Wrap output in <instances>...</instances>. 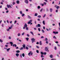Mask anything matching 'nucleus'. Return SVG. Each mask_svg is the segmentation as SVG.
<instances>
[{"label":"nucleus","mask_w":60,"mask_h":60,"mask_svg":"<svg viewBox=\"0 0 60 60\" xmlns=\"http://www.w3.org/2000/svg\"><path fill=\"white\" fill-rule=\"evenodd\" d=\"M7 6L8 8H12V7H11V5L10 4H9V5L8 4L7 5Z\"/></svg>","instance_id":"obj_1"},{"label":"nucleus","mask_w":60,"mask_h":60,"mask_svg":"<svg viewBox=\"0 0 60 60\" xmlns=\"http://www.w3.org/2000/svg\"><path fill=\"white\" fill-rule=\"evenodd\" d=\"M45 50L46 51H47V52H49V49H48L47 47H45Z\"/></svg>","instance_id":"obj_2"},{"label":"nucleus","mask_w":60,"mask_h":60,"mask_svg":"<svg viewBox=\"0 0 60 60\" xmlns=\"http://www.w3.org/2000/svg\"><path fill=\"white\" fill-rule=\"evenodd\" d=\"M30 54H31V55H33V52H32V51H30V52L28 54V55H30Z\"/></svg>","instance_id":"obj_3"},{"label":"nucleus","mask_w":60,"mask_h":60,"mask_svg":"<svg viewBox=\"0 0 60 60\" xmlns=\"http://www.w3.org/2000/svg\"><path fill=\"white\" fill-rule=\"evenodd\" d=\"M25 2L26 4H28V0H25Z\"/></svg>","instance_id":"obj_4"},{"label":"nucleus","mask_w":60,"mask_h":60,"mask_svg":"<svg viewBox=\"0 0 60 60\" xmlns=\"http://www.w3.org/2000/svg\"><path fill=\"white\" fill-rule=\"evenodd\" d=\"M53 34H58V32H55V31H53Z\"/></svg>","instance_id":"obj_5"},{"label":"nucleus","mask_w":60,"mask_h":60,"mask_svg":"<svg viewBox=\"0 0 60 60\" xmlns=\"http://www.w3.org/2000/svg\"><path fill=\"white\" fill-rule=\"evenodd\" d=\"M24 26L25 27H27V25L26 23H25V25H24Z\"/></svg>","instance_id":"obj_6"},{"label":"nucleus","mask_w":60,"mask_h":60,"mask_svg":"<svg viewBox=\"0 0 60 60\" xmlns=\"http://www.w3.org/2000/svg\"><path fill=\"white\" fill-rule=\"evenodd\" d=\"M19 3H20V2H19V0H18L16 1V3L17 4H19Z\"/></svg>","instance_id":"obj_7"},{"label":"nucleus","mask_w":60,"mask_h":60,"mask_svg":"<svg viewBox=\"0 0 60 60\" xmlns=\"http://www.w3.org/2000/svg\"><path fill=\"white\" fill-rule=\"evenodd\" d=\"M15 55L16 56H17V57H18V56H19V54L18 53H16Z\"/></svg>","instance_id":"obj_8"},{"label":"nucleus","mask_w":60,"mask_h":60,"mask_svg":"<svg viewBox=\"0 0 60 60\" xmlns=\"http://www.w3.org/2000/svg\"><path fill=\"white\" fill-rule=\"evenodd\" d=\"M10 43L11 45V46H12V45H13V43L12 42H9Z\"/></svg>","instance_id":"obj_9"},{"label":"nucleus","mask_w":60,"mask_h":60,"mask_svg":"<svg viewBox=\"0 0 60 60\" xmlns=\"http://www.w3.org/2000/svg\"><path fill=\"white\" fill-rule=\"evenodd\" d=\"M22 47H23V49H25V48L26 47V45H25L24 44L22 45Z\"/></svg>","instance_id":"obj_10"},{"label":"nucleus","mask_w":60,"mask_h":60,"mask_svg":"<svg viewBox=\"0 0 60 60\" xmlns=\"http://www.w3.org/2000/svg\"><path fill=\"white\" fill-rule=\"evenodd\" d=\"M10 48L7 49V50L8 52H9V51L10 50Z\"/></svg>","instance_id":"obj_11"},{"label":"nucleus","mask_w":60,"mask_h":60,"mask_svg":"<svg viewBox=\"0 0 60 60\" xmlns=\"http://www.w3.org/2000/svg\"><path fill=\"white\" fill-rule=\"evenodd\" d=\"M30 34H32L33 36H34V33H33V32L32 31H31L30 32Z\"/></svg>","instance_id":"obj_12"},{"label":"nucleus","mask_w":60,"mask_h":60,"mask_svg":"<svg viewBox=\"0 0 60 60\" xmlns=\"http://www.w3.org/2000/svg\"><path fill=\"white\" fill-rule=\"evenodd\" d=\"M16 53H19L20 52V51L19 50H17L16 51Z\"/></svg>","instance_id":"obj_13"},{"label":"nucleus","mask_w":60,"mask_h":60,"mask_svg":"<svg viewBox=\"0 0 60 60\" xmlns=\"http://www.w3.org/2000/svg\"><path fill=\"white\" fill-rule=\"evenodd\" d=\"M13 46V47H17V45L15 44H14Z\"/></svg>","instance_id":"obj_14"},{"label":"nucleus","mask_w":60,"mask_h":60,"mask_svg":"<svg viewBox=\"0 0 60 60\" xmlns=\"http://www.w3.org/2000/svg\"><path fill=\"white\" fill-rule=\"evenodd\" d=\"M28 18H29V19H31L32 18V17H30L29 15H28Z\"/></svg>","instance_id":"obj_15"},{"label":"nucleus","mask_w":60,"mask_h":60,"mask_svg":"<svg viewBox=\"0 0 60 60\" xmlns=\"http://www.w3.org/2000/svg\"><path fill=\"white\" fill-rule=\"evenodd\" d=\"M39 44L40 45H42V43H41V41H40L39 42Z\"/></svg>","instance_id":"obj_16"},{"label":"nucleus","mask_w":60,"mask_h":60,"mask_svg":"<svg viewBox=\"0 0 60 60\" xmlns=\"http://www.w3.org/2000/svg\"><path fill=\"white\" fill-rule=\"evenodd\" d=\"M38 27H39L41 26V25H40V24H38Z\"/></svg>","instance_id":"obj_17"},{"label":"nucleus","mask_w":60,"mask_h":60,"mask_svg":"<svg viewBox=\"0 0 60 60\" xmlns=\"http://www.w3.org/2000/svg\"><path fill=\"white\" fill-rule=\"evenodd\" d=\"M43 23L44 25H45V21H43Z\"/></svg>","instance_id":"obj_18"},{"label":"nucleus","mask_w":60,"mask_h":60,"mask_svg":"<svg viewBox=\"0 0 60 60\" xmlns=\"http://www.w3.org/2000/svg\"><path fill=\"white\" fill-rule=\"evenodd\" d=\"M50 58H53V55H50Z\"/></svg>","instance_id":"obj_19"},{"label":"nucleus","mask_w":60,"mask_h":60,"mask_svg":"<svg viewBox=\"0 0 60 60\" xmlns=\"http://www.w3.org/2000/svg\"><path fill=\"white\" fill-rule=\"evenodd\" d=\"M31 40L32 41H35V39H34V38H33L31 39Z\"/></svg>","instance_id":"obj_20"},{"label":"nucleus","mask_w":60,"mask_h":60,"mask_svg":"<svg viewBox=\"0 0 60 60\" xmlns=\"http://www.w3.org/2000/svg\"><path fill=\"white\" fill-rule=\"evenodd\" d=\"M22 56L23 57H24L25 56V54L24 53H23L22 54Z\"/></svg>","instance_id":"obj_21"},{"label":"nucleus","mask_w":60,"mask_h":60,"mask_svg":"<svg viewBox=\"0 0 60 60\" xmlns=\"http://www.w3.org/2000/svg\"><path fill=\"white\" fill-rule=\"evenodd\" d=\"M26 40L27 41H28V40H29V38H26Z\"/></svg>","instance_id":"obj_22"},{"label":"nucleus","mask_w":60,"mask_h":60,"mask_svg":"<svg viewBox=\"0 0 60 60\" xmlns=\"http://www.w3.org/2000/svg\"><path fill=\"white\" fill-rule=\"evenodd\" d=\"M60 8V7L59 6H57L56 7V8L57 9H58L59 8Z\"/></svg>","instance_id":"obj_23"},{"label":"nucleus","mask_w":60,"mask_h":60,"mask_svg":"<svg viewBox=\"0 0 60 60\" xmlns=\"http://www.w3.org/2000/svg\"><path fill=\"white\" fill-rule=\"evenodd\" d=\"M47 53L46 52H43V55H46Z\"/></svg>","instance_id":"obj_24"},{"label":"nucleus","mask_w":60,"mask_h":60,"mask_svg":"<svg viewBox=\"0 0 60 60\" xmlns=\"http://www.w3.org/2000/svg\"><path fill=\"white\" fill-rule=\"evenodd\" d=\"M50 12H52V8H50Z\"/></svg>","instance_id":"obj_25"},{"label":"nucleus","mask_w":60,"mask_h":60,"mask_svg":"<svg viewBox=\"0 0 60 60\" xmlns=\"http://www.w3.org/2000/svg\"><path fill=\"white\" fill-rule=\"evenodd\" d=\"M12 4L13 5H14V4H15V2H13L12 3Z\"/></svg>","instance_id":"obj_26"},{"label":"nucleus","mask_w":60,"mask_h":60,"mask_svg":"<svg viewBox=\"0 0 60 60\" xmlns=\"http://www.w3.org/2000/svg\"><path fill=\"white\" fill-rule=\"evenodd\" d=\"M25 14H22V17H24V16H25Z\"/></svg>","instance_id":"obj_27"},{"label":"nucleus","mask_w":60,"mask_h":60,"mask_svg":"<svg viewBox=\"0 0 60 60\" xmlns=\"http://www.w3.org/2000/svg\"><path fill=\"white\" fill-rule=\"evenodd\" d=\"M17 22V20L15 21L14 22V24H16V23Z\"/></svg>","instance_id":"obj_28"},{"label":"nucleus","mask_w":60,"mask_h":60,"mask_svg":"<svg viewBox=\"0 0 60 60\" xmlns=\"http://www.w3.org/2000/svg\"><path fill=\"white\" fill-rule=\"evenodd\" d=\"M20 13L21 14H22V12L21 11H20Z\"/></svg>","instance_id":"obj_29"},{"label":"nucleus","mask_w":60,"mask_h":60,"mask_svg":"<svg viewBox=\"0 0 60 60\" xmlns=\"http://www.w3.org/2000/svg\"><path fill=\"white\" fill-rule=\"evenodd\" d=\"M38 18H41V16L40 15H38Z\"/></svg>","instance_id":"obj_30"},{"label":"nucleus","mask_w":60,"mask_h":60,"mask_svg":"<svg viewBox=\"0 0 60 60\" xmlns=\"http://www.w3.org/2000/svg\"><path fill=\"white\" fill-rule=\"evenodd\" d=\"M43 8H41V10H40V12H41V11H42L43 10Z\"/></svg>","instance_id":"obj_31"},{"label":"nucleus","mask_w":60,"mask_h":60,"mask_svg":"<svg viewBox=\"0 0 60 60\" xmlns=\"http://www.w3.org/2000/svg\"><path fill=\"white\" fill-rule=\"evenodd\" d=\"M0 42H3V40H2V39H0Z\"/></svg>","instance_id":"obj_32"},{"label":"nucleus","mask_w":60,"mask_h":60,"mask_svg":"<svg viewBox=\"0 0 60 60\" xmlns=\"http://www.w3.org/2000/svg\"><path fill=\"white\" fill-rule=\"evenodd\" d=\"M38 14L37 13H35V16H37Z\"/></svg>","instance_id":"obj_33"},{"label":"nucleus","mask_w":60,"mask_h":60,"mask_svg":"<svg viewBox=\"0 0 60 60\" xmlns=\"http://www.w3.org/2000/svg\"><path fill=\"white\" fill-rule=\"evenodd\" d=\"M42 31L43 33H44L45 32L43 30H42Z\"/></svg>","instance_id":"obj_34"},{"label":"nucleus","mask_w":60,"mask_h":60,"mask_svg":"<svg viewBox=\"0 0 60 60\" xmlns=\"http://www.w3.org/2000/svg\"><path fill=\"white\" fill-rule=\"evenodd\" d=\"M41 8V7L40 6H38V9H40V8Z\"/></svg>","instance_id":"obj_35"},{"label":"nucleus","mask_w":60,"mask_h":60,"mask_svg":"<svg viewBox=\"0 0 60 60\" xmlns=\"http://www.w3.org/2000/svg\"><path fill=\"white\" fill-rule=\"evenodd\" d=\"M46 14H45V15L43 17V18H45V16H46Z\"/></svg>","instance_id":"obj_36"},{"label":"nucleus","mask_w":60,"mask_h":60,"mask_svg":"<svg viewBox=\"0 0 60 60\" xmlns=\"http://www.w3.org/2000/svg\"><path fill=\"white\" fill-rule=\"evenodd\" d=\"M48 40V39L47 38H45V41H47Z\"/></svg>","instance_id":"obj_37"},{"label":"nucleus","mask_w":60,"mask_h":60,"mask_svg":"<svg viewBox=\"0 0 60 60\" xmlns=\"http://www.w3.org/2000/svg\"><path fill=\"white\" fill-rule=\"evenodd\" d=\"M26 30H28L29 29H28V27H26Z\"/></svg>","instance_id":"obj_38"},{"label":"nucleus","mask_w":60,"mask_h":60,"mask_svg":"<svg viewBox=\"0 0 60 60\" xmlns=\"http://www.w3.org/2000/svg\"><path fill=\"white\" fill-rule=\"evenodd\" d=\"M41 54L42 55H43V52H41Z\"/></svg>","instance_id":"obj_39"},{"label":"nucleus","mask_w":60,"mask_h":60,"mask_svg":"<svg viewBox=\"0 0 60 60\" xmlns=\"http://www.w3.org/2000/svg\"><path fill=\"white\" fill-rule=\"evenodd\" d=\"M23 47H22L21 48H20V50H22L23 49Z\"/></svg>","instance_id":"obj_40"},{"label":"nucleus","mask_w":60,"mask_h":60,"mask_svg":"<svg viewBox=\"0 0 60 60\" xmlns=\"http://www.w3.org/2000/svg\"><path fill=\"white\" fill-rule=\"evenodd\" d=\"M36 52L37 53H39V51L38 50H36Z\"/></svg>","instance_id":"obj_41"},{"label":"nucleus","mask_w":60,"mask_h":60,"mask_svg":"<svg viewBox=\"0 0 60 60\" xmlns=\"http://www.w3.org/2000/svg\"><path fill=\"white\" fill-rule=\"evenodd\" d=\"M20 33H19L18 34V36H20Z\"/></svg>","instance_id":"obj_42"},{"label":"nucleus","mask_w":60,"mask_h":60,"mask_svg":"<svg viewBox=\"0 0 60 60\" xmlns=\"http://www.w3.org/2000/svg\"><path fill=\"white\" fill-rule=\"evenodd\" d=\"M29 22H30V23H31V22H32V20H30L29 21Z\"/></svg>","instance_id":"obj_43"},{"label":"nucleus","mask_w":60,"mask_h":60,"mask_svg":"<svg viewBox=\"0 0 60 60\" xmlns=\"http://www.w3.org/2000/svg\"><path fill=\"white\" fill-rule=\"evenodd\" d=\"M10 29H7V31H9V30H10Z\"/></svg>","instance_id":"obj_44"},{"label":"nucleus","mask_w":60,"mask_h":60,"mask_svg":"<svg viewBox=\"0 0 60 60\" xmlns=\"http://www.w3.org/2000/svg\"><path fill=\"white\" fill-rule=\"evenodd\" d=\"M30 23H31V22H29H29H28V24H30Z\"/></svg>","instance_id":"obj_45"},{"label":"nucleus","mask_w":60,"mask_h":60,"mask_svg":"<svg viewBox=\"0 0 60 60\" xmlns=\"http://www.w3.org/2000/svg\"><path fill=\"white\" fill-rule=\"evenodd\" d=\"M38 29L39 30V32H40V31L41 30V29H40V28H38Z\"/></svg>","instance_id":"obj_46"},{"label":"nucleus","mask_w":60,"mask_h":60,"mask_svg":"<svg viewBox=\"0 0 60 60\" xmlns=\"http://www.w3.org/2000/svg\"><path fill=\"white\" fill-rule=\"evenodd\" d=\"M36 48H37V49H39V46H37Z\"/></svg>","instance_id":"obj_47"},{"label":"nucleus","mask_w":60,"mask_h":60,"mask_svg":"<svg viewBox=\"0 0 60 60\" xmlns=\"http://www.w3.org/2000/svg\"><path fill=\"white\" fill-rule=\"evenodd\" d=\"M49 16L50 17H52V14H51Z\"/></svg>","instance_id":"obj_48"},{"label":"nucleus","mask_w":60,"mask_h":60,"mask_svg":"<svg viewBox=\"0 0 60 60\" xmlns=\"http://www.w3.org/2000/svg\"><path fill=\"white\" fill-rule=\"evenodd\" d=\"M53 38H54L55 39H56V38L55 36H54L53 37Z\"/></svg>","instance_id":"obj_49"},{"label":"nucleus","mask_w":60,"mask_h":60,"mask_svg":"<svg viewBox=\"0 0 60 60\" xmlns=\"http://www.w3.org/2000/svg\"><path fill=\"white\" fill-rule=\"evenodd\" d=\"M8 28L9 29H11V28H12L11 27H9Z\"/></svg>","instance_id":"obj_50"},{"label":"nucleus","mask_w":60,"mask_h":60,"mask_svg":"<svg viewBox=\"0 0 60 60\" xmlns=\"http://www.w3.org/2000/svg\"><path fill=\"white\" fill-rule=\"evenodd\" d=\"M26 49H28V47H26Z\"/></svg>","instance_id":"obj_51"},{"label":"nucleus","mask_w":60,"mask_h":60,"mask_svg":"<svg viewBox=\"0 0 60 60\" xmlns=\"http://www.w3.org/2000/svg\"><path fill=\"white\" fill-rule=\"evenodd\" d=\"M24 34H25L24 32H23V33H22V35H24Z\"/></svg>","instance_id":"obj_52"},{"label":"nucleus","mask_w":60,"mask_h":60,"mask_svg":"<svg viewBox=\"0 0 60 60\" xmlns=\"http://www.w3.org/2000/svg\"><path fill=\"white\" fill-rule=\"evenodd\" d=\"M0 4H3V3L2 2H1L0 3Z\"/></svg>","instance_id":"obj_53"},{"label":"nucleus","mask_w":60,"mask_h":60,"mask_svg":"<svg viewBox=\"0 0 60 60\" xmlns=\"http://www.w3.org/2000/svg\"><path fill=\"white\" fill-rule=\"evenodd\" d=\"M41 5H42V6H44V4H41Z\"/></svg>","instance_id":"obj_54"},{"label":"nucleus","mask_w":60,"mask_h":60,"mask_svg":"<svg viewBox=\"0 0 60 60\" xmlns=\"http://www.w3.org/2000/svg\"><path fill=\"white\" fill-rule=\"evenodd\" d=\"M6 13H8V12H9V11L8 10L6 12Z\"/></svg>","instance_id":"obj_55"},{"label":"nucleus","mask_w":60,"mask_h":60,"mask_svg":"<svg viewBox=\"0 0 60 60\" xmlns=\"http://www.w3.org/2000/svg\"><path fill=\"white\" fill-rule=\"evenodd\" d=\"M35 41H32V43H33L34 42H35Z\"/></svg>","instance_id":"obj_56"},{"label":"nucleus","mask_w":60,"mask_h":60,"mask_svg":"<svg viewBox=\"0 0 60 60\" xmlns=\"http://www.w3.org/2000/svg\"><path fill=\"white\" fill-rule=\"evenodd\" d=\"M20 56L21 58H22V54H20Z\"/></svg>","instance_id":"obj_57"},{"label":"nucleus","mask_w":60,"mask_h":60,"mask_svg":"<svg viewBox=\"0 0 60 60\" xmlns=\"http://www.w3.org/2000/svg\"><path fill=\"white\" fill-rule=\"evenodd\" d=\"M46 11H49V9L48 8H46Z\"/></svg>","instance_id":"obj_58"},{"label":"nucleus","mask_w":60,"mask_h":60,"mask_svg":"<svg viewBox=\"0 0 60 60\" xmlns=\"http://www.w3.org/2000/svg\"><path fill=\"white\" fill-rule=\"evenodd\" d=\"M54 49L55 50H56V47H55Z\"/></svg>","instance_id":"obj_59"},{"label":"nucleus","mask_w":60,"mask_h":60,"mask_svg":"<svg viewBox=\"0 0 60 60\" xmlns=\"http://www.w3.org/2000/svg\"><path fill=\"white\" fill-rule=\"evenodd\" d=\"M12 21H11L10 22V24H12Z\"/></svg>","instance_id":"obj_60"},{"label":"nucleus","mask_w":60,"mask_h":60,"mask_svg":"<svg viewBox=\"0 0 60 60\" xmlns=\"http://www.w3.org/2000/svg\"><path fill=\"white\" fill-rule=\"evenodd\" d=\"M27 36H28V37H29V34H27Z\"/></svg>","instance_id":"obj_61"},{"label":"nucleus","mask_w":60,"mask_h":60,"mask_svg":"<svg viewBox=\"0 0 60 60\" xmlns=\"http://www.w3.org/2000/svg\"><path fill=\"white\" fill-rule=\"evenodd\" d=\"M55 43H58V41H56L55 42Z\"/></svg>","instance_id":"obj_62"},{"label":"nucleus","mask_w":60,"mask_h":60,"mask_svg":"<svg viewBox=\"0 0 60 60\" xmlns=\"http://www.w3.org/2000/svg\"><path fill=\"white\" fill-rule=\"evenodd\" d=\"M44 4H45V5H46V2H44Z\"/></svg>","instance_id":"obj_63"},{"label":"nucleus","mask_w":60,"mask_h":60,"mask_svg":"<svg viewBox=\"0 0 60 60\" xmlns=\"http://www.w3.org/2000/svg\"><path fill=\"white\" fill-rule=\"evenodd\" d=\"M2 27H4V24L3 23L2 25Z\"/></svg>","instance_id":"obj_64"}]
</instances>
